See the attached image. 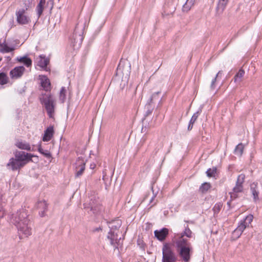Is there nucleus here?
<instances>
[{"mask_svg":"<svg viewBox=\"0 0 262 262\" xmlns=\"http://www.w3.org/2000/svg\"><path fill=\"white\" fill-rule=\"evenodd\" d=\"M228 2L229 0H218L216 7V12L219 14L222 13L225 9Z\"/></svg>","mask_w":262,"mask_h":262,"instance_id":"nucleus-17","label":"nucleus"},{"mask_svg":"<svg viewBox=\"0 0 262 262\" xmlns=\"http://www.w3.org/2000/svg\"><path fill=\"white\" fill-rule=\"evenodd\" d=\"M107 239L110 241V244L115 248L122 245L120 232L109 231L107 235Z\"/></svg>","mask_w":262,"mask_h":262,"instance_id":"nucleus-7","label":"nucleus"},{"mask_svg":"<svg viewBox=\"0 0 262 262\" xmlns=\"http://www.w3.org/2000/svg\"><path fill=\"white\" fill-rule=\"evenodd\" d=\"M28 12L24 9H18L16 11V18L18 24L20 25H27L31 22V18Z\"/></svg>","mask_w":262,"mask_h":262,"instance_id":"nucleus-8","label":"nucleus"},{"mask_svg":"<svg viewBox=\"0 0 262 262\" xmlns=\"http://www.w3.org/2000/svg\"><path fill=\"white\" fill-rule=\"evenodd\" d=\"M244 74L245 71L243 69H240L234 76V82L236 83L241 82Z\"/></svg>","mask_w":262,"mask_h":262,"instance_id":"nucleus-23","label":"nucleus"},{"mask_svg":"<svg viewBox=\"0 0 262 262\" xmlns=\"http://www.w3.org/2000/svg\"><path fill=\"white\" fill-rule=\"evenodd\" d=\"M77 171L76 173L75 176L76 177H79L81 176L84 169H85V163L82 161L80 162V164L76 167Z\"/></svg>","mask_w":262,"mask_h":262,"instance_id":"nucleus-22","label":"nucleus"},{"mask_svg":"<svg viewBox=\"0 0 262 262\" xmlns=\"http://www.w3.org/2000/svg\"><path fill=\"white\" fill-rule=\"evenodd\" d=\"M211 188V185L209 183L205 182L202 184L199 188V190L203 193H206Z\"/></svg>","mask_w":262,"mask_h":262,"instance_id":"nucleus-25","label":"nucleus"},{"mask_svg":"<svg viewBox=\"0 0 262 262\" xmlns=\"http://www.w3.org/2000/svg\"><path fill=\"white\" fill-rule=\"evenodd\" d=\"M198 116H199V112H196V113H194L193 115V116H192V117L190 120L189 122L190 123V124H193L196 120Z\"/></svg>","mask_w":262,"mask_h":262,"instance_id":"nucleus-33","label":"nucleus"},{"mask_svg":"<svg viewBox=\"0 0 262 262\" xmlns=\"http://www.w3.org/2000/svg\"><path fill=\"white\" fill-rule=\"evenodd\" d=\"M3 44H4V43H1L0 42V46H1V47H2Z\"/></svg>","mask_w":262,"mask_h":262,"instance_id":"nucleus-43","label":"nucleus"},{"mask_svg":"<svg viewBox=\"0 0 262 262\" xmlns=\"http://www.w3.org/2000/svg\"><path fill=\"white\" fill-rule=\"evenodd\" d=\"M193 124H190V123L189 122V124L188 126V130H191L192 128Z\"/></svg>","mask_w":262,"mask_h":262,"instance_id":"nucleus-41","label":"nucleus"},{"mask_svg":"<svg viewBox=\"0 0 262 262\" xmlns=\"http://www.w3.org/2000/svg\"><path fill=\"white\" fill-rule=\"evenodd\" d=\"M82 41V37L80 36V35L79 36V39L77 40L76 41V43H78V45L79 46Z\"/></svg>","mask_w":262,"mask_h":262,"instance_id":"nucleus-37","label":"nucleus"},{"mask_svg":"<svg viewBox=\"0 0 262 262\" xmlns=\"http://www.w3.org/2000/svg\"><path fill=\"white\" fill-rule=\"evenodd\" d=\"M221 74V71H219L216 75L215 77L212 79L211 83L210 85V88L211 89H213V90L214 89V88L215 87V82H216V78L217 77H219Z\"/></svg>","mask_w":262,"mask_h":262,"instance_id":"nucleus-31","label":"nucleus"},{"mask_svg":"<svg viewBox=\"0 0 262 262\" xmlns=\"http://www.w3.org/2000/svg\"><path fill=\"white\" fill-rule=\"evenodd\" d=\"M95 166L96 165L94 163L91 164L90 165V168L93 169L95 168Z\"/></svg>","mask_w":262,"mask_h":262,"instance_id":"nucleus-42","label":"nucleus"},{"mask_svg":"<svg viewBox=\"0 0 262 262\" xmlns=\"http://www.w3.org/2000/svg\"><path fill=\"white\" fill-rule=\"evenodd\" d=\"M38 150L41 154H42V153L44 151V150L41 148L40 145H39V146L38 147Z\"/></svg>","mask_w":262,"mask_h":262,"instance_id":"nucleus-38","label":"nucleus"},{"mask_svg":"<svg viewBox=\"0 0 262 262\" xmlns=\"http://www.w3.org/2000/svg\"><path fill=\"white\" fill-rule=\"evenodd\" d=\"M46 2V0H40L38 5L44 6Z\"/></svg>","mask_w":262,"mask_h":262,"instance_id":"nucleus-39","label":"nucleus"},{"mask_svg":"<svg viewBox=\"0 0 262 262\" xmlns=\"http://www.w3.org/2000/svg\"><path fill=\"white\" fill-rule=\"evenodd\" d=\"M245 174H241L238 176L235 186L233 187L232 191L230 192L231 198L236 199L238 196V193L243 191V183L245 182Z\"/></svg>","mask_w":262,"mask_h":262,"instance_id":"nucleus-6","label":"nucleus"},{"mask_svg":"<svg viewBox=\"0 0 262 262\" xmlns=\"http://www.w3.org/2000/svg\"><path fill=\"white\" fill-rule=\"evenodd\" d=\"M15 145L19 149H24L28 151L31 150V147L30 144L26 142L17 141Z\"/></svg>","mask_w":262,"mask_h":262,"instance_id":"nucleus-19","label":"nucleus"},{"mask_svg":"<svg viewBox=\"0 0 262 262\" xmlns=\"http://www.w3.org/2000/svg\"><path fill=\"white\" fill-rule=\"evenodd\" d=\"M17 60L20 62H23L27 67H29L32 65V60L27 56L20 57L17 58Z\"/></svg>","mask_w":262,"mask_h":262,"instance_id":"nucleus-21","label":"nucleus"},{"mask_svg":"<svg viewBox=\"0 0 262 262\" xmlns=\"http://www.w3.org/2000/svg\"><path fill=\"white\" fill-rule=\"evenodd\" d=\"M216 172V168L215 167H213V168H209L206 171L207 176L208 177H214V174Z\"/></svg>","mask_w":262,"mask_h":262,"instance_id":"nucleus-30","label":"nucleus"},{"mask_svg":"<svg viewBox=\"0 0 262 262\" xmlns=\"http://www.w3.org/2000/svg\"><path fill=\"white\" fill-rule=\"evenodd\" d=\"M42 155L48 158H50L52 157L51 153L48 150H44Z\"/></svg>","mask_w":262,"mask_h":262,"instance_id":"nucleus-34","label":"nucleus"},{"mask_svg":"<svg viewBox=\"0 0 262 262\" xmlns=\"http://www.w3.org/2000/svg\"><path fill=\"white\" fill-rule=\"evenodd\" d=\"M5 214V212L3 207L0 206V219L4 217Z\"/></svg>","mask_w":262,"mask_h":262,"instance_id":"nucleus-36","label":"nucleus"},{"mask_svg":"<svg viewBox=\"0 0 262 262\" xmlns=\"http://www.w3.org/2000/svg\"><path fill=\"white\" fill-rule=\"evenodd\" d=\"M37 208L42 209L45 211L47 208V204L45 201H40L37 204Z\"/></svg>","mask_w":262,"mask_h":262,"instance_id":"nucleus-29","label":"nucleus"},{"mask_svg":"<svg viewBox=\"0 0 262 262\" xmlns=\"http://www.w3.org/2000/svg\"><path fill=\"white\" fill-rule=\"evenodd\" d=\"M159 94V92L157 93H155V94H152V95L151 96V98H150V101L151 102L154 99V98L156 96V95H158Z\"/></svg>","mask_w":262,"mask_h":262,"instance_id":"nucleus-40","label":"nucleus"},{"mask_svg":"<svg viewBox=\"0 0 262 262\" xmlns=\"http://www.w3.org/2000/svg\"><path fill=\"white\" fill-rule=\"evenodd\" d=\"M35 6L34 0H20L19 2V9H24L25 11L29 12Z\"/></svg>","mask_w":262,"mask_h":262,"instance_id":"nucleus-10","label":"nucleus"},{"mask_svg":"<svg viewBox=\"0 0 262 262\" xmlns=\"http://www.w3.org/2000/svg\"><path fill=\"white\" fill-rule=\"evenodd\" d=\"M43 10V6L38 5L36 7V11L38 14V17H40V16L42 14Z\"/></svg>","mask_w":262,"mask_h":262,"instance_id":"nucleus-32","label":"nucleus"},{"mask_svg":"<svg viewBox=\"0 0 262 262\" xmlns=\"http://www.w3.org/2000/svg\"><path fill=\"white\" fill-rule=\"evenodd\" d=\"M162 262H176L177 257L170 245L166 243L162 248Z\"/></svg>","mask_w":262,"mask_h":262,"instance_id":"nucleus-5","label":"nucleus"},{"mask_svg":"<svg viewBox=\"0 0 262 262\" xmlns=\"http://www.w3.org/2000/svg\"><path fill=\"white\" fill-rule=\"evenodd\" d=\"M250 191L252 194L254 202H257L259 200V190L257 183L254 182L250 185Z\"/></svg>","mask_w":262,"mask_h":262,"instance_id":"nucleus-15","label":"nucleus"},{"mask_svg":"<svg viewBox=\"0 0 262 262\" xmlns=\"http://www.w3.org/2000/svg\"><path fill=\"white\" fill-rule=\"evenodd\" d=\"M195 0H186V2L183 6V11L188 12L194 5Z\"/></svg>","mask_w":262,"mask_h":262,"instance_id":"nucleus-20","label":"nucleus"},{"mask_svg":"<svg viewBox=\"0 0 262 262\" xmlns=\"http://www.w3.org/2000/svg\"><path fill=\"white\" fill-rule=\"evenodd\" d=\"M54 134V128L53 126H50L45 131L42 140L44 142L50 141Z\"/></svg>","mask_w":262,"mask_h":262,"instance_id":"nucleus-18","label":"nucleus"},{"mask_svg":"<svg viewBox=\"0 0 262 262\" xmlns=\"http://www.w3.org/2000/svg\"><path fill=\"white\" fill-rule=\"evenodd\" d=\"M39 79L40 80L41 86L47 92L42 93L39 96L40 103L43 105L47 114L50 118H53L56 105L55 99L50 92H48L51 90V83L48 77L44 75H39Z\"/></svg>","mask_w":262,"mask_h":262,"instance_id":"nucleus-2","label":"nucleus"},{"mask_svg":"<svg viewBox=\"0 0 262 262\" xmlns=\"http://www.w3.org/2000/svg\"><path fill=\"white\" fill-rule=\"evenodd\" d=\"M253 220V216L252 214H249L245 219L242 220L238 224L237 227L233 231L232 239L236 240L242 235L244 230L249 227Z\"/></svg>","mask_w":262,"mask_h":262,"instance_id":"nucleus-4","label":"nucleus"},{"mask_svg":"<svg viewBox=\"0 0 262 262\" xmlns=\"http://www.w3.org/2000/svg\"><path fill=\"white\" fill-rule=\"evenodd\" d=\"M7 167H11L12 170L14 171L19 169L25 166L24 163L18 161L16 158H12L7 164Z\"/></svg>","mask_w":262,"mask_h":262,"instance_id":"nucleus-12","label":"nucleus"},{"mask_svg":"<svg viewBox=\"0 0 262 262\" xmlns=\"http://www.w3.org/2000/svg\"><path fill=\"white\" fill-rule=\"evenodd\" d=\"M9 82V78L7 74L4 72L0 73V84L4 85Z\"/></svg>","mask_w":262,"mask_h":262,"instance_id":"nucleus-24","label":"nucleus"},{"mask_svg":"<svg viewBox=\"0 0 262 262\" xmlns=\"http://www.w3.org/2000/svg\"><path fill=\"white\" fill-rule=\"evenodd\" d=\"M37 66L40 67L41 68L44 69L46 71L49 70L47 68V65L49 62V60L45 56L42 55L39 56V57L37 58Z\"/></svg>","mask_w":262,"mask_h":262,"instance_id":"nucleus-16","label":"nucleus"},{"mask_svg":"<svg viewBox=\"0 0 262 262\" xmlns=\"http://www.w3.org/2000/svg\"><path fill=\"white\" fill-rule=\"evenodd\" d=\"M122 224V221L120 219H116L108 223L110 231L120 232L119 228Z\"/></svg>","mask_w":262,"mask_h":262,"instance_id":"nucleus-13","label":"nucleus"},{"mask_svg":"<svg viewBox=\"0 0 262 262\" xmlns=\"http://www.w3.org/2000/svg\"><path fill=\"white\" fill-rule=\"evenodd\" d=\"M25 68L23 66L15 67L10 72V75L12 79H17L23 75Z\"/></svg>","mask_w":262,"mask_h":262,"instance_id":"nucleus-11","label":"nucleus"},{"mask_svg":"<svg viewBox=\"0 0 262 262\" xmlns=\"http://www.w3.org/2000/svg\"><path fill=\"white\" fill-rule=\"evenodd\" d=\"M15 158L18 161L24 163L25 165L28 162L31 161V158L34 156L33 155L29 153H25L24 151L16 150L15 153Z\"/></svg>","mask_w":262,"mask_h":262,"instance_id":"nucleus-9","label":"nucleus"},{"mask_svg":"<svg viewBox=\"0 0 262 262\" xmlns=\"http://www.w3.org/2000/svg\"><path fill=\"white\" fill-rule=\"evenodd\" d=\"M66 89L64 87H62L60 91L59 94V99L61 101L62 103H63L66 96Z\"/></svg>","mask_w":262,"mask_h":262,"instance_id":"nucleus-27","label":"nucleus"},{"mask_svg":"<svg viewBox=\"0 0 262 262\" xmlns=\"http://www.w3.org/2000/svg\"><path fill=\"white\" fill-rule=\"evenodd\" d=\"M103 179L104 180V176L103 177Z\"/></svg>","mask_w":262,"mask_h":262,"instance_id":"nucleus-44","label":"nucleus"},{"mask_svg":"<svg viewBox=\"0 0 262 262\" xmlns=\"http://www.w3.org/2000/svg\"><path fill=\"white\" fill-rule=\"evenodd\" d=\"M155 236L160 241H164L168 234V230L167 228H163L160 230H155Z\"/></svg>","mask_w":262,"mask_h":262,"instance_id":"nucleus-14","label":"nucleus"},{"mask_svg":"<svg viewBox=\"0 0 262 262\" xmlns=\"http://www.w3.org/2000/svg\"><path fill=\"white\" fill-rule=\"evenodd\" d=\"M192 234V231L187 227L181 233L175 234L173 238V242L176 245L177 251L184 262H189L193 251L191 244L184 236L190 238Z\"/></svg>","mask_w":262,"mask_h":262,"instance_id":"nucleus-1","label":"nucleus"},{"mask_svg":"<svg viewBox=\"0 0 262 262\" xmlns=\"http://www.w3.org/2000/svg\"><path fill=\"white\" fill-rule=\"evenodd\" d=\"M11 222L16 226L19 234L21 236L28 237L31 234V223L25 209L21 208L13 213Z\"/></svg>","mask_w":262,"mask_h":262,"instance_id":"nucleus-3","label":"nucleus"},{"mask_svg":"<svg viewBox=\"0 0 262 262\" xmlns=\"http://www.w3.org/2000/svg\"><path fill=\"white\" fill-rule=\"evenodd\" d=\"M122 63H121V61H120V62L119 63L118 67L117 68V74H119L120 72H122Z\"/></svg>","mask_w":262,"mask_h":262,"instance_id":"nucleus-35","label":"nucleus"},{"mask_svg":"<svg viewBox=\"0 0 262 262\" xmlns=\"http://www.w3.org/2000/svg\"><path fill=\"white\" fill-rule=\"evenodd\" d=\"M2 60V58H0V61Z\"/></svg>","mask_w":262,"mask_h":262,"instance_id":"nucleus-45","label":"nucleus"},{"mask_svg":"<svg viewBox=\"0 0 262 262\" xmlns=\"http://www.w3.org/2000/svg\"><path fill=\"white\" fill-rule=\"evenodd\" d=\"M244 148V146L242 143L238 144L236 146V147L234 150L235 154L238 156H241L243 154Z\"/></svg>","mask_w":262,"mask_h":262,"instance_id":"nucleus-26","label":"nucleus"},{"mask_svg":"<svg viewBox=\"0 0 262 262\" xmlns=\"http://www.w3.org/2000/svg\"><path fill=\"white\" fill-rule=\"evenodd\" d=\"M1 47L2 48L0 49V52L2 53H9L14 50L13 48L9 47L6 44H3V46Z\"/></svg>","mask_w":262,"mask_h":262,"instance_id":"nucleus-28","label":"nucleus"}]
</instances>
